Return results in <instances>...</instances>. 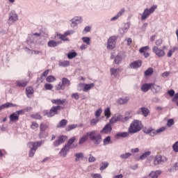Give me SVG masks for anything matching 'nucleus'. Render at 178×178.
<instances>
[{
    "instance_id": "nucleus-1",
    "label": "nucleus",
    "mask_w": 178,
    "mask_h": 178,
    "mask_svg": "<svg viewBox=\"0 0 178 178\" xmlns=\"http://www.w3.org/2000/svg\"><path fill=\"white\" fill-rule=\"evenodd\" d=\"M88 138L90 141L93 143L94 145H99L101 143H102V136L101 134L98 133L97 130H92L90 131L86 132L82 137L80 138L79 144L81 145V144H84L86 141H88Z\"/></svg>"
},
{
    "instance_id": "nucleus-2",
    "label": "nucleus",
    "mask_w": 178,
    "mask_h": 178,
    "mask_svg": "<svg viewBox=\"0 0 178 178\" xmlns=\"http://www.w3.org/2000/svg\"><path fill=\"white\" fill-rule=\"evenodd\" d=\"M141 129H143V123L141 121L134 120L128 128V131H129L131 134H136V133L140 131Z\"/></svg>"
},
{
    "instance_id": "nucleus-3",
    "label": "nucleus",
    "mask_w": 178,
    "mask_h": 178,
    "mask_svg": "<svg viewBox=\"0 0 178 178\" xmlns=\"http://www.w3.org/2000/svg\"><path fill=\"white\" fill-rule=\"evenodd\" d=\"M74 141H76L75 136L69 139L67 143L61 149L59 152L60 156H63V158H65L66 155H67V152L70 151V147L72 146V144H73Z\"/></svg>"
},
{
    "instance_id": "nucleus-4",
    "label": "nucleus",
    "mask_w": 178,
    "mask_h": 178,
    "mask_svg": "<svg viewBox=\"0 0 178 178\" xmlns=\"http://www.w3.org/2000/svg\"><path fill=\"white\" fill-rule=\"evenodd\" d=\"M158 8V6L153 5L149 8H145L143 13L141 14V20H145L155 12V10Z\"/></svg>"
},
{
    "instance_id": "nucleus-5",
    "label": "nucleus",
    "mask_w": 178,
    "mask_h": 178,
    "mask_svg": "<svg viewBox=\"0 0 178 178\" xmlns=\"http://www.w3.org/2000/svg\"><path fill=\"white\" fill-rule=\"evenodd\" d=\"M165 130H166V127H163L157 130H155L153 128L145 129L143 131L145 133V134H149V136H151V137H155V136H157V134H159V133H163Z\"/></svg>"
},
{
    "instance_id": "nucleus-6",
    "label": "nucleus",
    "mask_w": 178,
    "mask_h": 178,
    "mask_svg": "<svg viewBox=\"0 0 178 178\" xmlns=\"http://www.w3.org/2000/svg\"><path fill=\"white\" fill-rule=\"evenodd\" d=\"M168 161V157L165 156L156 155L153 161L154 166L158 165H163Z\"/></svg>"
},
{
    "instance_id": "nucleus-7",
    "label": "nucleus",
    "mask_w": 178,
    "mask_h": 178,
    "mask_svg": "<svg viewBox=\"0 0 178 178\" xmlns=\"http://www.w3.org/2000/svg\"><path fill=\"white\" fill-rule=\"evenodd\" d=\"M58 111H60V106H53L49 111H46L44 112V116H47V118H52L55 116V115H58Z\"/></svg>"
},
{
    "instance_id": "nucleus-8",
    "label": "nucleus",
    "mask_w": 178,
    "mask_h": 178,
    "mask_svg": "<svg viewBox=\"0 0 178 178\" xmlns=\"http://www.w3.org/2000/svg\"><path fill=\"white\" fill-rule=\"evenodd\" d=\"M70 86V81L67 78H63L61 82L56 86V90H64L65 87Z\"/></svg>"
},
{
    "instance_id": "nucleus-9",
    "label": "nucleus",
    "mask_w": 178,
    "mask_h": 178,
    "mask_svg": "<svg viewBox=\"0 0 178 178\" xmlns=\"http://www.w3.org/2000/svg\"><path fill=\"white\" fill-rule=\"evenodd\" d=\"M116 41H118V36H111L107 40V49H113L116 47Z\"/></svg>"
},
{
    "instance_id": "nucleus-10",
    "label": "nucleus",
    "mask_w": 178,
    "mask_h": 178,
    "mask_svg": "<svg viewBox=\"0 0 178 178\" xmlns=\"http://www.w3.org/2000/svg\"><path fill=\"white\" fill-rule=\"evenodd\" d=\"M115 118L117 119V122H122V123H125V122H129V120L131 119V115H130V113H127L125 117L122 115H118L115 116Z\"/></svg>"
},
{
    "instance_id": "nucleus-11",
    "label": "nucleus",
    "mask_w": 178,
    "mask_h": 178,
    "mask_svg": "<svg viewBox=\"0 0 178 178\" xmlns=\"http://www.w3.org/2000/svg\"><path fill=\"white\" fill-rule=\"evenodd\" d=\"M152 51L159 58H163V56H165V51L162 49L158 48L156 46L152 47Z\"/></svg>"
},
{
    "instance_id": "nucleus-12",
    "label": "nucleus",
    "mask_w": 178,
    "mask_h": 178,
    "mask_svg": "<svg viewBox=\"0 0 178 178\" xmlns=\"http://www.w3.org/2000/svg\"><path fill=\"white\" fill-rule=\"evenodd\" d=\"M44 144V140L38 141V142H29L28 143V147L29 148H33V149H38L41 145Z\"/></svg>"
},
{
    "instance_id": "nucleus-13",
    "label": "nucleus",
    "mask_w": 178,
    "mask_h": 178,
    "mask_svg": "<svg viewBox=\"0 0 178 178\" xmlns=\"http://www.w3.org/2000/svg\"><path fill=\"white\" fill-rule=\"evenodd\" d=\"M41 38V33H35L31 34L30 42L32 44H37L38 42V40Z\"/></svg>"
},
{
    "instance_id": "nucleus-14",
    "label": "nucleus",
    "mask_w": 178,
    "mask_h": 178,
    "mask_svg": "<svg viewBox=\"0 0 178 178\" xmlns=\"http://www.w3.org/2000/svg\"><path fill=\"white\" fill-rule=\"evenodd\" d=\"M112 131V124L111 123H107L104 127L100 131V133L103 134H110Z\"/></svg>"
},
{
    "instance_id": "nucleus-15",
    "label": "nucleus",
    "mask_w": 178,
    "mask_h": 178,
    "mask_svg": "<svg viewBox=\"0 0 178 178\" xmlns=\"http://www.w3.org/2000/svg\"><path fill=\"white\" fill-rule=\"evenodd\" d=\"M18 19L17 14H16L15 11H12L9 13L8 22H10V23H15V22H17Z\"/></svg>"
},
{
    "instance_id": "nucleus-16",
    "label": "nucleus",
    "mask_w": 178,
    "mask_h": 178,
    "mask_svg": "<svg viewBox=\"0 0 178 178\" xmlns=\"http://www.w3.org/2000/svg\"><path fill=\"white\" fill-rule=\"evenodd\" d=\"M130 134H131V133H130L129 131H128V132H118L115 134V138H120L121 137L122 138H129Z\"/></svg>"
},
{
    "instance_id": "nucleus-17",
    "label": "nucleus",
    "mask_w": 178,
    "mask_h": 178,
    "mask_svg": "<svg viewBox=\"0 0 178 178\" xmlns=\"http://www.w3.org/2000/svg\"><path fill=\"white\" fill-rule=\"evenodd\" d=\"M124 58V55L123 54V53H118L114 58V63H115V65H119L122 62V60H123Z\"/></svg>"
},
{
    "instance_id": "nucleus-18",
    "label": "nucleus",
    "mask_w": 178,
    "mask_h": 178,
    "mask_svg": "<svg viewBox=\"0 0 178 178\" xmlns=\"http://www.w3.org/2000/svg\"><path fill=\"white\" fill-rule=\"evenodd\" d=\"M131 69H138V67H141L143 66V61L138 60L136 61H134L129 65Z\"/></svg>"
},
{
    "instance_id": "nucleus-19",
    "label": "nucleus",
    "mask_w": 178,
    "mask_h": 178,
    "mask_svg": "<svg viewBox=\"0 0 178 178\" xmlns=\"http://www.w3.org/2000/svg\"><path fill=\"white\" fill-rule=\"evenodd\" d=\"M152 86H154V83H145L141 86V91L148 92V90H152Z\"/></svg>"
},
{
    "instance_id": "nucleus-20",
    "label": "nucleus",
    "mask_w": 178,
    "mask_h": 178,
    "mask_svg": "<svg viewBox=\"0 0 178 178\" xmlns=\"http://www.w3.org/2000/svg\"><path fill=\"white\" fill-rule=\"evenodd\" d=\"M16 106H17V104L7 102L0 106V111H3V109H8V108H15Z\"/></svg>"
},
{
    "instance_id": "nucleus-21",
    "label": "nucleus",
    "mask_w": 178,
    "mask_h": 178,
    "mask_svg": "<svg viewBox=\"0 0 178 178\" xmlns=\"http://www.w3.org/2000/svg\"><path fill=\"white\" fill-rule=\"evenodd\" d=\"M149 49V47L145 46V47H141L139 49V52L140 54H143L145 58H148L149 56V53L147 52V51H148Z\"/></svg>"
},
{
    "instance_id": "nucleus-22",
    "label": "nucleus",
    "mask_w": 178,
    "mask_h": 178,
    "mask_svg": "<svg viewBox=\"0 0 178 178\" xmlns=\"http://www.w3.org/2000/svg\"><path fill=\"white\" fill-rule=\"evenodd\" d=\"M59 44H62V42H56L54 40H50L47 42V46L49 48H55L59 45Z\"/></svg>"
},
{
    "instance_id": "nucleus-23",
    "label": "nucleus",
    "mask_w": 178,
    "mask_h": 178,
    "mask_svg": "<svg viewBox=\"0 0 178 178\" xmlns=\"http://www.w3.org/2000/svg\"><path fill=\"white\" fill-rule=\"evenodd\" d=\"M162 173V171L160 170H156V171H152L149 174V177L150 178H158L159 177V175Z\"/></svg>"
},
{
    "instance_id": "nucleus-24",
    "label": "nucleus",
    "mask_w": 178,
    "mask_h": 178,
    "mask_svg": "<svg viewBox=\"0 0 178 178\" xmlns=\"http://www.w3.org/2000/svg\"><path fill=\"white\" fill-rule=\"evenodd\" d=\"M67 125V120L63 119L58 122L56 127L58 129H65V127H66Z\"/></svg>"
},
{
    "instance_id": "nucleus-25",
    "label": "nucleus",
    "mask_w": 178,
    "mask_h": 178,
    "mask_svg": "<svg viewBox=\"0 0 178 178\" xmlns=\"http://www.w3.org/2000/svg\"><path fill=\"white\" fill-rule=\"evenodd\" d=\"M9 119L10 122H18L19 121V115L16 112L13 113L11 115L9 116Z\"/></svg>"
},
{
    "instance_id": "nucleus-26",
    "label": "nucleus",
    "mask_w": 178,
    "mask_h": 178,
    "mask_svg": "<svg viewBox=\"0 0 178 178\" xmlns=\"http://www.w3.org/2000/svg\"><path fill=\"white\" fill-rule=\"evenodd\" d=\"M95 87V83H86L83 86V91L84 92H87V91H90L91 88H94Z\"/></svg>"
},
{
    "instance_id": "nucleus-27",
    "label": "nucleus",
    "mask_w": 178,
    "mask_h": 178,
    "mask_svg": "<svg viewBox=\"0 0 178 178\" xmlns=\"http://www.w3.org/2000/svg\"><path fill=\"white\" fill-rule=\"evenodd\" d=\"M129 100H130V99L127 97H120L118 99V104H120V105H124V104H127V102H129Z\"/></svg>"
},
{
    "instance_id": "nucleus-28",
    "label": "nucleus",
    "mask_w": 178,
    "mask_h": 178,
    "mask_svg": "<svg viewBox=\"0 0 178 178\" xmlns=\"http://www.w3.org/2000/svg\"><path fill=\"white\" fill-rule=\"evenodd\" d=\"M123 13H124V9H121L120 12L118 13V14L116 15H115L114 17H113L111 18V22H115V20H118L119 19V17H120V16H122V15H123Z\"/></svg>"
},
{
    "instance_id": "nucleus-29",
    "label": "nucleus",
    "mask_w": 178,
    "mask_h": 178,
    "mask_svg": "<svg viewBox=\"0 0 178 178\" xmlns=\"http://www.w3.org/2000/svg\"><path fill=\"white\" fill-rule=\"evenodd\" d=\"M52 104H55V105H63L66 102V99H52L51 100Z\"/></svg>"
},
{
    "instance_id": "nucleus-30",
    "label": "nucleus",
    "mask_w": 178,
    "mask_h": 178,
    "mask_svg": "<svg viewBox=\"0 0 178 178\" xmlns=\"http://www.w3.org/2000/svg\"><path fill=\"white\" fill-rule=\"evenodd\" d=\"M49 128V124L47 123L42 122L40 124V131H47V130Z\"/></svg>"
},
{
    "instance_id": "nucleus-31",
    "label": "nucleus",
    "mask_w": 178,
    "mask_h": 178,
    "mask_svg": "<svg viewBox=\"0 0 178 178\" xmlns=\"http://www.w3.org/2000/svg\"><path fill=\"white\" fill-rule=\"evenodd\" d=\"M161 90H162V87H161V86L155 85V83H153V86H152V92H155L156 94L157 92H159Z\"/></svg>"
},
{
    "instance_id": "nucleus-32",
    "label": "nucleus",
    "mask_w": 178,
    "mask_h": 178,
    "mask_svg": "<svg viewBox=\"0 0 178 178\" xmlns=\"http://www.w3.org/2000/svg\"><path fill=\"white\" fill-rule=\"evenodd\" d=\"M17 87H26L27 81L26 80H18L16 81Z\"/></svg>"
},
{
    "instance_id": "nucleus-33",
    "label": "nucleus",
    "mask_w": 178,
    "mask_h": 178,
    "mask_svg": "<svg viewBox=\"0 0 178 178\" xmlns=\"http://www.w3.org/2000/svg\"><path fill=\"white\" fill-rule=\"evenodd\" d=\"M26 93L28 98H31V97H33V94H34V90H33V88L28 87L26 89Z\"/></svg>"
},
{
    "instance_id": "nucleus-34",
    "label": "nucleus",
    "mask_w": 178,
    "mask_h": 178,
    "mask_svg": "<svg viewBox=\"0 0 178 178\" xmlns=\"http://www.w3.org/2000/svg\"><path fill=\"white\" fill-rule=\"evenodd\" d=\"M74 156L76 157L75 162H79L81 159H83L84 158V154L81 152L75 153Z\"/></svg>"
},
{
    "instance_id": "nucleus-35",
    "label": "nucleus",
    "mask_w": 178,
    "mask_h": 178,
    "mask_svg": "<svg viewBox=\"0 0 178 178\" xmlns=\"http://www.w3.org/2000/svg\"><path fill=\"white\" fill-rule=\"evenodd\" d=\"M129 29H130V24L129 23H126L124 24V27L120 29V31H121V34H124V33H127Z\"/></svg>"
},
{
    "instance_id": "nucleus-36",
    "label": "nucleus",
    "mask_w": 178,
    "mask_h": 178,
    "mask_svg": "<svg viewBox=\"0 0 178 178\" xmlns=\"http://www.w3.org/2000/svg\"><path fill=\"white\" fill-rule=\"evenodd\" d=\"M70 65V62L67 60H60L58 63V66L62 67H67Z\"/></svg>"
},
{
    "instance_id": "nucleus-37",
    "label": "nucleus",
    "mask_w": 178,
    "mask_h": 178,
    "mask_svg": "<svg viewBox=\"0 0 178 178\" xmlns=\"http://www.w3.org/2000/svg\"><path fill=\"white\" fill-rule=\"evenodd\" d=\"M140 111H141L143 116H145V118H147V116H148L149 115V110L148 108H147L146 107L140 108Z\"/></svg>"
},
{
    "instance_id": "nucleus-38",
    "label": "nucleus",
    "mask_w": 178,
    "mask_h": 178,
    "mask_svg": "<svg viewBox=\"0 0 178 178\" xmlns=\"http://www.w3.org/2000/svg\"><path fill=\"white\" fill-rule=\"evenodd\" d=\"M48 136V132L47 131H41L40 130L38 137L39 138H47V136Z\"/></svg>"
},
{
    "instance_id": "nucleus-39",
    "label": "nucleus",
    "mask_w": 178,
    "mask_h": 178,
    "mask_svg": "<svg viewBox=\"0 0 178 178\" xmlns=\"http://www.w3.org/2000/svg\"><path fill=\"white\" fill-rule=\"evenodd\" d=\"M149 155H151V152H145L141 154V156H140V159L144 161V159H145V158H148Z\"/></svg>"
},
{
    "instance_id": "nucleus-40",
    "label": "nucleus",
    "mask_w": 178,
    "mask_h": 178,
    "mask_svg": "<svg viewBox=\"0 0 178 178\" xmlns=\"http://www.w3.org/2000/svg\"><path fill=\"white\" fill-rule=\"evenodd\" d=\"M76 127H79L78 124H71V125H68L65 128V130L66 131H71V130H74V129H76Z\"/></svg>"
},
{
    "instance_id": "nucleus-41",
    "label": "nucleus",
    "mask_w": 178,
    "mask_h": 178,
    "mask_svg": "<svg viewBox=\"0 0 178 178\" xmlns=\"http://www.w3.org/2000/svg\"><path fill=\"white\" fill-rule=\"evenodd\" d=\"M152 73H154V69H152V67H149L147 70L145 71L144 74L145 76H151Z\"/></svg>"
},
{
    "instance_id": "nucleus-42",
    "label": "nucleus",
    "mask_w": 178,
    "mask_h": 178,
    "mask_svg": "<svg viewBox=\"0 0 178 178\" xmlns=\"http://www.w3.org/2000/svg\"><path fill=\"white\" fill-rule=\"evenodd\" d=\"M131 156V153L127 152L122 154H120V158L121 159H128V158H130Z\"/></svg>"
},
{
    "instance_id": "nucleus-43",
    "label": "nucleus",
    "mask_w": 178,
    "mask_h": 178,
    "mask_svg": "<svg viewBox=\"0 0 178 178\" xmlns=\"http://www.w3.org/2000/svg\"><path fill=\"white\" fill-rule=\"evenodd\" d=\"M111 136H107L103 140V145H108V144H111Z\"/></svg>"
},
{
    "instance_id": "nucleus-44",
    "label": "nucleus",
    "mask_w": 178,
    "mask_h": 178,
    "mask_svg": "<svg viewBox=\"0 0 178 178\" xmlns=\"http://www.w3.org/2000/svg\"><path fill=\"white\" fill-rule=\"evenodd\" d=\"M109 166V163L108 161L102 162V166L100 167V170H105L106 168Z\"/></svg>"
},
{
    "instance_id": "nucleus-45",
    "label": "nucleus",
    "mask_w": 178,
    "mask_h": 178,
    "mask_svg": "<svg viewBox=\"0 0 178 178\" xmlns=\"http://www.w3.org/2000/svg\"><path fill=\"white\" fill-rule=\"evenodd\" d=\"M104 116L109 119L111 118V108L108 107L104 110Z\"/></svg>"
},
{
    "instance_id": "nucleus-46",
    "label": "nucleus",
    "mask_w": 178,
    "mask_h": 178,
    "mask_svg": "<svg viewBox=\"0 0 178 178\" xmlns=\"http://www.w3.org/2000/svg\"><path fill=\"white\" fill-rule=\"evenodd\" d=\"M82 41L86 44V45H90V44H91V39L89 37H83Z\"/></svg>"
},
{
    "instance_id": "nucleus-47",
    "label": "nucleus",
    "mask_w": 178,
    "mask_h": 178,
    "mask_svg": "<svg viewBox=\"0 0 178 178\" xmlns=\"http://www.w3.org/2000/svg\"><path fill=\"white\" fill-rule=\"evenodd\" d=\"M66 140H67V136H60L58 138V140L59 141V143L60 144H63V143H65V141H66Z\"/></svg>"
},
{
    "instance_id": "nucleus-48",
    "label": "nucleus",
    "mask_w": 178,
    "mask_h": 178,
    "mask_svg": "<svg viewBox=\"0 0 178 178\" xmlns=\"http://www.w3.org/2000/svg\"><path fill=\"white\" fill-rule=\"evenodd\" d=\"M55 80H56V79L52 75L48 76L46 79V81H47V83H54Z\"/></svg>"
},
{
    "instance_id": "nucleus-49",
    "label": "nucleus",
    "mask_w": 178,
    "mask_h": 178,
    "mask_svg": "<svg viewBox=\"0 0 178 178\" xmlns=\"http://www.w3.org/2000/svg\"><path fill=\"white\" fill-rule=\"evenodd\" d=\"M76 56H77V53H76V51H72L67 54L68 59H73V58H76Z\"/></svg>"
},
{
    "instance_id": "nucleus-50",
    "label": "nucleus",
    "mask_w": 178,
    "mask_h": 178,
    "mask_svg": "<svg viewBox=\"0 0 178 178\" xmlns=\"http://www.w3.org/2000/svg\"><path fill=\"white\" fill-rule=\"evenodd\" d=\"M57 36L59 37L61 41H69V38H66L67 36L65 33L63 35L57 34Z\"/></svg>"
},
{
    "instance_id": "nucleus-51",
    "label": "nucleus",
    "mask_w": 178,
    "mask_h": 178,
    "mask_svg": "<svg viewBox=\"0 0 178 178\" xmlns=\"http://www.w3.org/2000/svg\"><path fill=\"white\" fill-rule=\"evenodd\" d=\"M31 148L30 151H29V156L30 158H33V156H34V154H35V149L33 148V147H29Z\"/></svg>"
},
{
    "instance_id": "nucleus-52",
    "label": "nucleus",
    "mask_w": 178,
    "mask_h": 178,
    "mask_svg": "<svg viewBox=\"0 0 178 178\" xmlns=\"http://www.w3.org/2000/svg\"><path fill=\"white\" fill-rule=\"evenodd\" d=\"M72 19L76 22L78 24H80L83 22V18L81 17H75Z\"/></svg>"
},
{
    "instance_id": "nucleus-53",
    "label": "nucleus",
    "mask_w": 178,
    "mask_h": 178,
    "mask_svg": "<svg viewBox=\"0 0 178 178\" xmlns=\"http://www.w3.org/2000/svg\"><path fill=\"white\" fill-rule=\"evenodd\" d=\"M99 122L98 118H93L90 120V126H95Z\"/></svg>"
},
{
    "instance_id": "nucleus-54",
    "label": "nucleus",
    "mask_w": 178,
    "mask_h": 178,
    "mask_svg": "<svg viewBox=\"0 0 178 178\" xmlns=\"http://www.w3.org/2000/svg\"><path fill=\"white\" fill-rule=\"evenodd\" d=\"M110 73H111V76H118V72L115 68H113V67L111 68Z\"/></svg>"
},
{
    "instance_id": "nucleus-55",
    "label": "nucleus",
    "mask_w": 178,
    "mask_h": 178,
    "mask_svg": "<svg viewBox=\"0 0 178 178\" xmlns=\"http://www.w3.org/2000/svg\"><path fill=\"white\" fill-rule=\"evenodd\" d=\"M175 124V120L173 119H169L167 122L168 127H172Z\"/></svg>"
},
{
    "instance_id": "nucleus-56",
    "label": "nucleus",
    "mask_w": 178,
    "mask_h": 178,
    "mask_svg": "<svg viewBox=\"0 0 178 178\" xmlns=\"http://www.w3.org/2000/svg\"><path fill=\"white\" fill-rule=\"evenodd\" d=\"M38 123H37L36 122H32V124L31 125V129H32V130H35V129H38Z\"/></svg>"
},
{
    "instance_id": "nucleus-57",
    "label": "nucleus",
    "mask_w": 178,
    "mask_h": 178,
    "mask_svg": "<svg viewBox=\"0 0 178 178\" xmlns=\"http://www.w3.org/2000/svg\"><path fill=\"white\" fill-rule=\"evenodd\" d=\"M32 118L38 120H41V119H42V117L41 116V115H40V113L33 114L32 115Z\"/></svg>"
},
{
    "instance_id": "nucleus-58",
    "label": "nucleus",
    "mask_w": 178,
    "mask_h": 178,
    "mask_svg": "<svg viewBox=\"0 0 178 178\" xmlns=\"http://www.w3.org/2000/svg\"><path fill=\"white\" fill-rule=\"evenodd\" d=\"M176 49H177V47H174L173 49H170L168 51V54H167L168 58L172 57V55L173 54V52H175L176 51Z\"/></svg>"
},
{
    "instance_id": "nucleus-59",
    "label": "nucleus",
    "mask_w": 178,
    "mask_h": 178,
    "mask_svg": "<svg viewBox=\"0 0 178 178\" xmlns=\"http://www.w3.org/2000/svg\"><path fill=\"white\" fill-rule=\"evenodd\" d=\"M101 113H102V108H98L96 111H95V116L96 118H99V116H101Z\"/></svg>"
},
{
    "instance_id": "nucleus-60",
    "label": "nucleus",
    "mask_w": 178,
    "mask_h": 178,
    "mask_svg": "<svg viewBox=\"0 0 178 178\" xmlns=\"http://www.w3.org/2000/svg\"><path fill=\"white\" fill-rule=\"evenodd\" d=\"M44 88L45 90H52V88H54V86L51 83H45Z\"/></svg>"
},
{
    "instance_id": "nucleus-61",
    "label": "nucleus",
    "mask_w": 178,
    "mask_h": 178,
    "mask_svg": "<svg viewBox=\"0 0 178 178\" xmlns=\"http://www.w3.org/2000/svg\"><path fill=\"white\" fill-rule=\"evenodd\" d=\"M117 122H118V120H117L116 116H114L111 118L108 123H110V124H113L116 123Z\"/></svg>"
},
{
    "instance_id": "nucleus-62",
    "label": "nucleus",
    "mask_w": 178,
    "mask_h": 178,
    "mask_svg": "<svg viewBox=\"0 0 178 178\" xmlns=\"http://www.w3.org/2000/svg\"><path fill=\"white\" fill-rule=\"evenodd\" d=\"M172 149L175 152H178V141L172 145Z\"/></svg>"
},
{
    "instance_id": "nucleus-63",
    "label": "nucleus",
    "mask_w": 178,
    "mask_h": 178,
    "mask_svg": "<svg viewBox=\"0 0 178 178\" xmlns=\"http://www.w3.org/2000/svg\"><path fill=\"white\" fill-rule=\"evenodd\" d=\"M78 24H79L73 19H71V27H72V29H74V27H77Z\"/></svg>"
},
{
    "instance_id": "nucleus-64",
    "label": "nucleus",
    "mask_w": 178,
    "mask_h": 178,
    "mask_svg": "<svg viewBox=\"0 0 178 178\" xmlns=\"http://www.w3.org/2000/svg\"><path fill=\"white\" fill-rule=\"evenodd\" d=\"M71 97L73 99H79V98H80V96L79 95V93H72L71 95Z\"/></svg>"
}]
</instances>
